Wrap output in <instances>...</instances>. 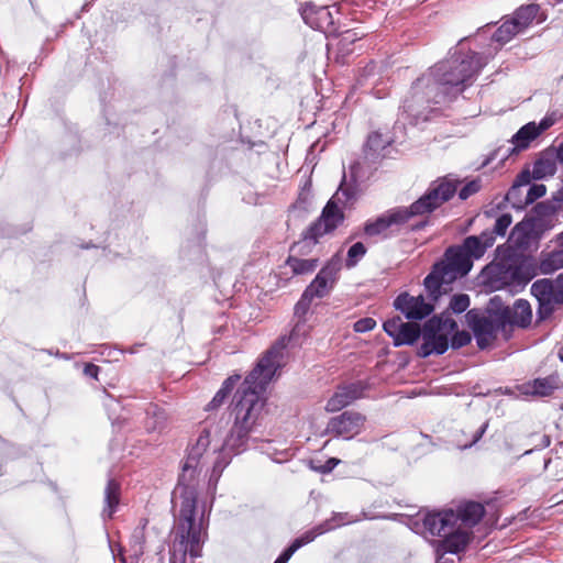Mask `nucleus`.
Here are the masks:
<instances>
[{
	"instance_id": "f257e3e1",
	"label": "nucleus",
	"mask_w": 563,
	"mask_h": 563,
	"mask_svg": "<svg viewBox=\"0 0 563 563\" xmlns=\"http://www.w3.org/2000/svg\"><path fill=\"white\" fill-rule=\"evenodd\" d=\"M472 36L461 38L448 56L418 77L404 100L402 111L411 123L428 121L432 106L450 102L465 91L489 60V53L471 47Z\"/></svg>"
},
{
	"instance_id": "f03ea898",
	"label": "nucleus",
	"mask_w": 563,
	"mask_h": 563,
	"mask_svg": "<svg viewBox=\"0 0 563 563\" xmlns=\"http://www.w3.org/2000/svg\"><path fill=\"white\" fill-rule=\"evenodd\" d=\"M285 347L282 339L268 349L236 390L233 397L235 421L222 444L224 454L238 455L247 449L249 434L265 405L262 394L279 367Z\"/></svg>"
},
{
	"instance_id": "7ed1b4c3",
	"label": "nucleus",
	"mask_w": 563,
	"mask_h": 563,
	"mask_svg": "<svg viewBox=\"0 0 563 563\" xmlns=\"http://www.w3.org/2000/svg\"><path fill=\"white\" fill-rule=\"evenodd\" d=\"M205 452L196 445L188 450L183 473L178 479L176 492L179 493L180 509L169 547V563H186L188 554L191 559L201 556L202 545L207 539L208 517L206 518L205 508L199 511L197 492L190 482Z\"/></svg>"
},
{
	"instance_id": "20e7f679",
	"label": "nucleus",
	"mask_w": 563,
	"mask_h": 563,
	"mask_svg": "<svg viewBox=\"0 0 563 563\" xmlns=\"http://www.w3.org/2000/svg\"><path fill=\"white\" fill-rule=\"evenodd\" d=\"M459 184V180H450L446 177L433 180L426 192L410 206L394 207L376 218L368 219L363 225L364 235L380 240L398 236L410 220L429 216L452 199Z\"/></svg>"
},
{
	"instance_id": "39448f33",
	"label": "nucleus",
	"mask_w": 563,
	"mask_h": 563,
	"mask_svg": "<svg viewBox=\"0 0 563 563\" xmlns=\"http://www.w3.org/2000/svg\"><path fill=\"white\" fill-rule=\"evenodd\" d=\"M484 283L494 290L516 295L537 275V265L529 257L508 256L492 262L483 269Z\"/></svg>"
},
{
	"instance_id": "423d86ee",
	"label": "nucleus",
	"mask_w": 563,
	"mask_h": 563,
	"mask_svg": "<svg viewBox=\"0 0 563 563\" xmlns=\"http://www.w3.org/2000/svg\"><path fill=\"white\" fill-rule=\"evenodd\" d=\"M473 267V260L461 245L445 250L443 260L433 264L423 280L429 298L438 301L446 294L449 286L457 278L466 276Z\"/></svg>"
},
{
	"instance_id": "0eeeda50",
	"label": "nucleus",
	"mask_w": 563,
	"mask_h": 563,
	"mask_svg": "<svg viewBox=\"0 0 563 563\" xmlns=\"http://www.w3.org/2000/svg\"><path fill=\"white\" fill-rule=\"evenodd\" d=\"M357 196L358 185L354 179L347 183L346 176L343 174V179L338 190L327 202L319 217L325 224L324 231L333 232L343 223L345 218L343 209L349 205H353Z\"/></svg>"
},
{
	"instance_id": "6e6552de",
	"label": "nucleus",
	"mask_w": 563,
	"mask_h": 563,
	"mask_svg": "<svg viewBox=\"0 0 563 563\" xmlns=\"http://www.w3.org/2000/svg\"><path fill=\"white\" fill-rule=\"evenodd\" d=\"M492 23L478 27L474 35H471L475 48L481 53H489L492 59L497 52L516 35L522 33L519 26L510 18H506L503 24L492 34H489Z\"/></svg>"
},
{
	"instance_id": "1a4fd4ad",
	"label": "nucleus",
	"mask_w": 563,
	"mask_h": 563,
	"mask_svg": "<svg viewBox=\"0 0 563 563\" xmlns=\"http://www.w3.org/2000/svg\"><path fill=\"white\" fill-rule=\"evenodd\" d=\"M530 290L538 301L537 316L540 321L553 313L555 305L563 303V288L559 283V276L555 279H538L531 285Z\"/></svg>"
},
{
	"instance_id": "9d476101",
	"label": "nucleus",
	"mask_w": 563,
	"mask_h": 563,
	"mask_svg": "<svg viewBox=\"0 0 563 563\" xmlns=\"http://www.w3.org/2000/svg\"><path fill=\"white\" fill-rule=\"evenodd\" d=\"M466 323L472 329L478 349L486 350L497 339L498 332L505 330L503 324L478 309H471L465 314Z\"/></svg>"
},
{
	"instance_id": "9b49d317",
	"label": "nucleus",
	"mask_w": 563,
	"mask_h": 563,
	"mask_svg": "<svg viewBox=\"0 0 563 563\" xmlns=\"http://www.w3.org/2000/svg\"><path fill=\"white\" fill-rule=\"evenodd\" d=\"M342 268V260L339 254L333 255L319 271L313 280L306 287L303 292L311 298H323L330 294Z\"/></svg>"
},
{
	"instance_id": "f8f14e48",
	"label": "nucleus",
	"mask_w": 563,
	"mask_h": 563,
	"mask_svg": "<svg viewBox=\"0 0 563 563\" xmlns=\"http://www.w3.org/2000/svg\"><path fill=\"white\" fill-rule=\"evenodd\" d=\"M422 343L417 350V355L427 358L432 354L442 355L449 349V339L441 333V323L435 318H429L422 325Z\"/></svg>"
},
{
	"instance_id": "ddd939ff",
	"label": "nucleus",
	"mask_w": 563,
	"mask_h": 563,
	"mask_svg": "<svg viewBox=\"0 0 563 563\" xmlns=\"http://www.w3.org/2000/svg\"><path fill=\"white\" fill-rule=\"evenodd\" d=\"M365 421L366 417L361 412L345 410L329 420L324 433L334 438L351 440L362 431Z\"/></svg>"
},
{
	"instance_id": "4468645a",
	"label": "nucleus",
	"mask_w": 563,
	"mask_h": 563,
	"mask_svg": "<svg viewBox=\"0 0 563 563\" xmlns=\"http://www.w3.org/2000/svg\"><path fill=\"white\" fill-rule=\"evenodd\" d=\"M427 297H429L427 295ZM435 302L422 295L412 296L409 292L399 294L394 300V307L408 320L420 321L428 318L435 308Z\"/></svg>"
},
{
	"instance_id": "2eb2a0df",
	"label": "nucleus",
	"mask_w": 563,
	"mask_h": 563,
	"mask_svg": "<svg viewBox=\"0 0 563 563\" xmlns=\"http://www.w3.org/2000/svg\"><path fill=\"white\" fill-rule=\"evenodd\" d=\"M547 231V225L541 219L526 216L512 228L509 239L518 249L525 250L531 244L538 243Z\"/></svg>"
},
{
	"instance_id": "dca6fc26",
	"label": "nucleus",
	"mask_w": 563,
	"mask_h": 563,
	"mask_svg": "<svg viewBox=\"0 0 563 563\" xmlns=\"http://www.w3.org/2000/svg\"><path fill=\"white\" fill-rule=\"evenodd\" d=\"M456 518L453 509L428 511L421 518L422 532L444 538L456 527Z\"/></svg>"
},
{
	"instance_id": "f3484780",
	"label": "nucleus",
	"mask_w": 563,
	"mask_h": 563,
	"mask_svg": "<svg viewBox=\"0 0 563 563\" xmlns=\"http://www.w3.org/2000/svg\"><path fill=\"white\" fill-rule=\"evenodd\" d=\"M470 541L471 532L455 527L442 540L433 541V543L435 544V552L442 556L445 553L459 554L463 552Z\"/></svg>"
},
{
	"instance_id": "a211bd4d",
	"label": "nucleus",
	"mask_w": 563,
	"mask_h": 563,
	"mask_svg": "<svg viewBox=\"0 0 563 563\" xmlns=\"http://www.w3.org/2000/svg\"><path fill=\"white\" fill-rule=\"evenodd\" d=\"M507 319L503 321L504 329L506 325L527 328L531 323L532 310L529 301L526 299H517L512 306H509Z\"/></svg>"
},
{
	"instance_id": "6ab92c4d",
	"label": "nucleus",
	"mask_w": 563,
	"mask_h": 563,
	"mask_svg": "<svg viewBox=\"0 0 563 563\" xmlns=\"http://www.w3.org/2000/svg\"><path fill=\"white\" fill-rule=\"evenodd\" d=\"M494 243L495 238H493V234L483 231L479 235L466 236L461 246L474 261L479 260Z\"/></svg>"
},
{
	"instance_id": "aec40b11",
	"label": "nucleus",
	"mask_w": 563,
	"mask_h": 563,
	"mask_svg": "<svg viewBox=\"0 0 563 563\" xmlns=\"http://www.w3.org/2000/svg\"><path fill=\"white\" fill-rule=\"evenodd\" d=\"M300 13L305 23L313 30H322L325 25L332 23L331 13L327 7H317L312 3H306L301 8Z\"/></svg>"
},
{
	"instance_id": "412c9836",
	"label": "nucleus",
	"mask_w": 563,
	"mask_h": 563,
	"mask_svg": "<svg viewBox=\"0 0 563 563\" xmlns=\"http://www.w3.org/2000/svg\"><path fill=\"white\" fill-rule=\"evenodd\" d=\"M390 144L391 139L389 136H384L379 132H372L364 144V158L375 164L385 156L383 151Z\"/></svg>"
},
{
	"instance_id": "4be33fe9",
	"label": "nucleus",
	"mask_w": 563,
	"mask_h": 563,
	"mask_svg": "<svg viewBox=\"0 0 563 563\" xmlns=\"http://www.w3.org/2000/svg\"><path fill=\"white\" fill-rule=\"evenodd\" d=\"M455 512L456 523L463 522L465 526L472 528L476 526L485 515V507L477 501L468 500L463 501L457 506Z\"/></svg>"
},
{
	"instance_id": "5701e85b",
	"label": "nucleus",
	"mask_w": 563,
	"mask_h": 563,
	"mask_svg": "<svg viewBox=\"0 0 563 563\" xmlns=\"http://www.w3.org/2000/svg\"><path fill=\"white\" fill-rule=\"evenodd\" d=\"M121 485L114 478H109L104 487V506L101 516L104 520L112 519L120 504Z\"/></svg>"
},
{
	"instance_id": "b1692460",
	"label": "nucleus",
	"mask_w": 563,
	"mask_h": 563,
	"mask_svg": "<svg viewBox=\"0 0 563 563\" xmlns=\"http://www.w3.org/2000/svg\"><path fill=\"white\" fill-rule=\"evenodd\" d=\"M382 518H385V516L369 515L366 511H361L358 515H352L350 512H333L332 517L322 523L327 528V532H329L345 525L360 522L362 520H375Z\"/></svg>"
},
{
	"instance_id": "393cba45",
	"label": "nucleus",
	"mask_w": 563,
	"mask_h": 563,
	"mask_svg": "<svg viewBox=\"0 0 563 563\" xmlns=\"http://www.w3.org/2000/svg\"><path fill=\"white\" fill-rule=\"evenodd\" d=\"M538 132H536L534 122H529L522 125L511 137L510 142L512 143V147L507 150L508 155L518 154L521 151L527 150L531 142L538 137Z\"/></svg>"
},
{
	"instance_id": "a878e982",
	"label": "nucleus",
	"mask_w": 563,
	"mask_h": 563,
	"mask_svg": "<svg viewBox=\"0 0 563 563\" xmlns=\"http://www.w3.org/2000/svg\"><path fill=\"white\" fill-rule=\"evenodd\" d=\"M556 172V161L553 148H548L540 153L533 164V179L540 180L553 176Z\"/></svg>"
},
{
	"instance_id": "bb28decb",
	"label": "nucleus",
	"mask_w": 563,
	"mask_h": 563,
	"mask_svg": "<svg viewBox=\"0 0 563 563\" xmlns=\"http://www.w3.org/2000/svg\"><path fill=\"white\" fill-rule=\"evenodd\" d=\"M560 386V380L558 376L550 375L547 377H540L533 379L528 385V393L534 396H550L555 389Z\"/></svg>"
},
{
	"instance_id": "cd10ccee",
	"label": "nucleus",
	"mask_w": 563,
	"mask_h": 563,
	"mask_svg": "<svg viewBox=\"0 0 563 563\" xmlns=\"http://www.w3.org/2000/svg\"><path fill=\"white\" fill-rule=\"evenodd\" d=\"M560 268H563V246L541 254L539 269L542 274H552Z\"/></svg>"
},
{
	"instance_id": "c85d7f7f",
	"label": "nucleus",
	"mask_w": 563,
	"mask_h": 563,
	"mask_svg": "<svg viewBox=\"0 0 563 563\" xmlns=\"http://www.w3.org/2000/svg\"><path fill=\"white\" fill-rule=\"evenodd\" d=\"M539 11L540 5L536 3L521 5L514 12V15L510 19L517 24V26H519V30L523 33L537 18Z\"/></svg>"
},
{
	"instance_id": "c756f323",
	"label": "nucleus",
	"mask_w": 563,
	"mask_h": 563,
	"mask_svg": "<svg viewBox=\"0 0 563 563\" xmlns=\"http://www.w3.org/2000/svg\"><path fill=\"white\" fill-rule=\"evenodd\" d=\"M422 328L416 322H404L400 332L394 342L395 346L413 345L421 338Z\"/></svg>"
},
{
	"instance_id": "7c9ffc66",
	"label": "nucleus",
	"mask_w": 563,
	"mask_h": 563,
	"mask_svg": "<svg viewBox=\"0 0 563 563\" xmlns=\"http://www.w3.org/2000/svg\"><path fill=\"white\" fill-rule=\"evenodd\" d=\"M558 207L551 201L538 202L531 210L528 217L532 219H541L543 224L547 225V230L552 228V217L556 213Z\"/></svg>"
},
{
	"instance_id": "2f4dec72",
	"label": "nucleus",
	"mask_w": 563,
	"mask_h": 563,
	"mask_svg": "<svg viewBox=\"0 0 563 563\" xmlns=\"http://www.w3.org/2000/svg\"><path fill=\"white\" fill-rule=\"evenodd\" d=\"M318 258H299L289 255L286 260V265L290 267L295 275L310 274L318 267Z\"/></svg>"
},
{
	"instance_id": "473e14b6",
	"label": "nucleus",
	"mask_w": 563,
	"mask_h": 563,
	"mask_svg": "<svg viewBox=\"0 0 563 563\" xmlns=\"http://www.w3.org/2000/svg\"><path fill=\"white\" fill-rule=\"evenodd\" d=\"M509 306L506 305L503 298L499 295H495L492 297L486 307V313L488 317L497 320L499 324H503V321L506 320Z\"/></svg>"
},
{
	"instance_id": "72a5a7b5",
	"label": "nucleus",
	"mask_w": 563,
	"mask_h": 563,
	"mask_svg": "<svg viewBox=\"0 0 563 563\" xmlns=\"http://www.w3.org/2000/svg\"><path fill=\"white\" fill-rule=\"evenodd\" d=\"M323 230H325V224L323 223V221L320 218H318L302 233V239H303V241L310 242L313 245H316L319 242V239L321 236L332 232V231H323Z\"/></svg>"
},
{
	"instance_id": "f704fd0d",
	"label": "nucleus",
	"mask_w": 563,
	"mask_h": 563,
	"mask_svg": "<svg viewBox=\"0 0 563 563\" xmlns=\"http://www.w3.org/2000/svg\"><path fill=\"white\" fill-rule=\"evenodd\" d=\"M367 252L366 246L362 242H356L347 250V256L345 260V267L347 269L354 268L360 261L365 256Z\"/></svg>"
},
{
	"instance_id": "c9c22d12",
	"label": "nucleus",
	"mask_w": 563,
	"mask_h": 563,
	"mask_svg": "<svg viewBox=\"0 0 563 563\" xmlns=\"http://www.w3.org/2000/svg\"><path fill=\"white\" fill-rule=\"evenodd\" d=\"M311 183L308 180L300 188L296 201L291 205L292 209L307 211L312 201Z\"/></svg>"
},
{
	"instance_id": "e433bc0d",
	"label": "nucleus",
	"mask_w": 563,
	"mask_h": 563,
	"mask_svg": "<svg viewBox=\"0 0 563 563\" xmlns=\"http://www.w3.org/2000/svg\"><path fill=\"white\" fill-rule=\"evenodd\" d=\"M146 415L153 419V421L147 422L148 430H158L165 426L166 415L165 411L158 408L156 405H151L146 409Z\"/></svg>"
},
{
	"instance_id": "4c0bfd02",
	"label": "nucleus",
	"mask_w": 563,
	"mask_h": 563,
	"mask_svg": "<svg viewBox=\"0 0 563 563\" xmlns=\"http://www.w3.org/2000/svg\"><path fill=\"white\" fill-rule=\"evenodd\" d=\"M147 520H143L142 526L136 527L131 534V547L136 554H143L145 543V526Z\"/></svg>"
},
{
	"instance_id": "58836bf2",
	"label": "nucleus",
	"mask_w": 563,
	"mask_h": 563,
	"mask_svg": "<svg viewBox=\"0 0 563 563\" xmlns=\"http://www.w3.org/2000/svg\"><path fill=\"white\" fill-rule=\"evenodd\" d=\"M351 402L340 388L333 394L325 405V410L336 412L349 406Z\"/></svg>"
},
{
	"instance_id": "ea45409f",
	"label": "nucleus",
	"mask_w": 563,
	"mask_h": 563,
	"mask_svg": "<svg viewBox=\"0 0 563 563\" xmlns=\"http://www.w3.org/2000/svg\"><path fill=\"white\" fill-rule=\"evenodd\" d=\"M511 222V216L509 213H503L496 219L494 228L492 230H485V233H492L495 239L497 235L504 236Z\"/></svg>"
},
{
	"instance_id": "a19ab883",
	"label": "nucleus",
	"mask_w": 563,
	"mask_h": 563,
	"mask_svg": "<svg viewBox=\"0 0 563 563\" xmlns=\"http://www.w3.org/2000/svg\"><path fill=\"white\" fill-rule=\"evenodd\" d=\"M468 307H470V297H468V295H466V294H456V295L452 296V298L450 300V303H449L448 310L453 312V313L459 314V313L465 312Z\"/></svg>"
},
{
	"instance_id": "79ce46f5",
	"label": "nucleus",
	"mask_w": 563,
	"mask_h": 563,
	"mask_svg": "<svg viewBox=\"0 0 563 563\" xmlns=\"http://www.w3.org/2000/svg\"><path fill=\"white\" fill-rule=\"evenodd\" d=\"M505 198L514 209L522 210L527 207V205H523L525 197H522L521 188L517 186H511Z\"/></svg>"
},
{
	"instance_id": "37998d69",
	"label": "nucleus",
	"mask_w": 563,
	"mask_h": 563,
	"mask_svg": "<svg viewBox=\"0 0 563 563\" xmlns=\"http://www.w3.org/2000/svg\"><path fill=\"white\" fill-rule=\"evenodd\" d=\"M402 324V319L399 316H396L386 320L383 324V329L386 332V334L390 336L395 342L400 332V325Z\"/></svg>"
},
{
	"instance_id": "c03bdc74",
	"label": "nucleus",
	"mask_w": 563,
	"mask_h": 563,
	"mask_svg": "<svg viewBox=\"0 0 563 563\" xmlns=\"http://www.w3.org/2000/svg\"><path fill=\"white\" fill-rule=\"evenodd\" d=\"M547 192V187L543 184H533L528 189L525 199L523 205H531L539 198L543 197Z\"/></svg>"
},
{
	"instance_id": "a18cd8bd",
	"label": "nucleus",
	"mask_w": 563,
	"mask_h": 563,
	"mask_svg": "<svg viewBox=\"0 0 563 563\" xmlns=\"http://www.w3.org/2000/svg\"><path fill=\"white\" fill-rule=\"evenodd\" d=\"M472 338L471 334L467 331H456L452 335L451 341H449V346L453 350L461 349L465 345H467L471 342Z\"/></svg>"
},
{
	"instance_id": "49530a36",
	"label": "nucleus",
	"mask_w": 563,
	"mask_h": 563,
	"mask_svg": "<svg viewBox=\"0 0 563 563\" xmlns=\"http://www.w3.org/2000/svg\"><path fill=\"white\" fill-rule=\"evenodd\" d=\"M479 189H481V181L477 179L471 180L460 189L459 198L461 200H466L474 194L478 192Z\"/></svg>"
},
{
	"instance_id": "de8ad7c7",
	"label": "nucleus",
	"mask_w": 563,
	"mask_h": 563,
	"mask_svg": "<svg viewBox=\"0 0 563 563\" xmlns=\"http://www.w3.org/2000/svg\"><path fill=\"white\" fill-rule=\"evenodd\" d=\"M376 327V321L371 318H362L354 322L353 330L357 333H365L373 330Z\"/></svg>"
},
{
	"instance_id": "09e8293b",
	"label": "nucleus",
	"mask_w": 563,
	"mask_h": 563,
	"mask_svg": "<svg viewBox=\"0 0 563 563\" xmlns=\"http://www.w3.org/2000/svg\"><path fill=\"white\" fill-rule=\"evenodd\" d=\"M312 300L313 298L307 296L306 292H302L300 299L295 306V314L298 317H303L308 312Z\"/></svg>"
},
{
	"instance_id": "8fccbe9b",
	"label": "nucleus",
	"mask_w": 563,
	"mask_h": 563,
	"mask_svg": "<svg viewBox=\"0 0 563 563\" xmlns=\"http://www.w3.org/2000/svg\"><path fill=\"white\" fill-rule=\"evenodd\" d=\"M448 311L442 312L441 314H435L432 318H435L441 323V331L448 330L449 332H453L457 329V323L454 319L450 318Z\"/></svg>"
},
{
	"instance_id": "3c124183",
	"label": "nucleus",
	"mask_w": 563,
	"mask_h": 563,
	"mask_svg": "<svg viewBox=\"0 0 563 563\" xmlns=\"http://www.w3.org/2000/svg\"><path fill=\"white\" fill-rule=\"evenodd\" d=\"M342 393L347 397L350 402L352 404L354 400L361 397L362 388L357 384H350L346 386L339 387Z\"/></svg>"
},
{
	"instance_id": "603ef678",
	"label": "nucleus",
	"mask_w": 563,
	"mask_h": 563,
	"mask_svg": "<svg viewBox=\"0 0 563 563\" xmlns=\"http://www.w3.org/2000/svg\"><path fill=\"white\" fill-rule=\"evenodd\" d=\"M228 394L223 390L219 389L210 402L206 406L207 411H213L217 410L219 407H221L224 402V400L228 398Z\"/></svg>"
},
{
	"instance_id": "864d4df0",
	"label": "nucleus",
	"mask_w": 563,
	"mask_h": 563,
	"mask_svg": "<svg viewBox=\"0 0 563 563\" xmlns=\"http://www.w3.org/2000/svg\"><path fill=\"white\" fill-rule=\"evenodd\" d=\"M555 123V118L553 114L545 115L541 119L539 123L534 122L536 132H538V135H541L544 131L550 129Z\"/></svg>"
},
{
	"instance_id": "5fc2aeb1",
	"label": "nucleus",
	"mask_w": 563,
	"mask_h": 563,
	"mask_svg": "<svg viewBox=\"0 0 563 563\" xmlns=\"http://www.w3.org/2000/svg\"><path fill=\"white\" fill-rule=\"evenodd\" d=\"M531 179H533L532 172H530L529 168H526L517 175L512 186L521 188L526 185H529Z\"/></svg>"
},
{
	"instance_id": "6e6d98bb",
	"label": "nucleus",
	"mask_w": 563,
	"mask_h": 563,
	"mask_svg": "<svg viewBox=\"0 0 563 563\" xmlns=\"http://www.w3.org/2000/svg\"><path fill=\"white\" fill-rule=\"evenodd\" d=\"M195 445L200 450L207 451L210 445V430L208 428L201 430Z\"/></svg>"
},
{
	"instance_id": "4d7b16f0",
	"label": "nucleus",
	"mask_w": 563,
	"mask_h": 563,
	"mask_svg": "<svg viewBox=\"0 0 563 563\" xmlns=\"http://www.w3.org/2000/svg\"><path fill=\"white\" fill-rule=\"evenodd\" d=\"M327 532V528L323 526V523L318 525L317 527L306 531L302 533L303 538L310 543L312 542L317 537Z\"/></svg>"
},
{
	"instance_id": "13d9d810",
	"label": "nucleus",
	"mask_w": 563,
	"mask_h": 563,
	"mask_svg": "<svg viewBox=\"0 0 563 563\" xmlns=\"http://www.w3.org/2000/svg\"><path fill=\"white\" fill-rule=\"evenodd\" d=\"M487 428H488V422L486 421L475 431V433L473 434L472 441L470 443L463 445V449H468L472 445H474L475 443H477L482 439L484 433L486 432Z\"/></svg>"
},
{
	"instance_id": "bf43d9fd",
	"label": "nucleus",
	"mask_w": 563,
	"mask_h": 563,
	"mask_svg": "<svg viewBox=\"0 0 563 563\" xmlns=\"http://www.w3.org/2000/svg\"><path fill=\"white\" fill-rule=\"evenodd\" d=\"M240 378H241L240 375H232V376L228 377L222 383V386L220 387V389L223 390L224 393H227L228 395H230L232 389L236 385V383L240 380Z\"/></svg>"
},
{
	"instance_id": "052dcab7",
	"label": "nucleus",
	"mask_w": 563,
	"mask_h": 563,
	"mask_svg": "<svg viewBox=\"0 0 563 563\" xmlns=\"http://www.w3.org/2000/svg\"><path fill=\"white\" fill-rule=\"evenodd\" d=\"M339 463V461L334 457L329 459L325 463L320 464V467H314V471L327 474L330 473Z\"/></svg>"
},
{
	"instance_id": "680f3d73",
	"label": "nucleus",
	"mask_w": 563,
	"mask_h": 563,
	"mask_svg": "<svg viewBox=\"0 0 563 563\" xmlns=\"http://www.w3.org/2000/svg\"><path fill=\"white\" fill-rule=\"evenodd\" d=\"M99 372H100V367L92 363L86 364L84 367V374L90 378L97 379Z\"/></svg>"
},
{
	"instance_id": "e2e57ef3",
	"label": "nucleus",
	"mask_w": 563,
	"mask_h": 563,
	"mask_svg": "<svg viewBox=\"0 0 563 563\" xmlns=\"http://www.w3.org/2000/svg\"><path fill=\"white\" fill-rule=\"evenodd\" d=\"M229 464V461H224V462H221V461H216L214 462V465H213V470H212V474H211V479L214 478L216 481H218V478L220 477L222 471L224 470V467Z\"/></svg>"
},
{
	"instance_id": "0e129e2a",
	"label": "nucleus",
	"mask_w": 563,
	"mask_h": 563,
	"mask_svg": "<svg viewBox=\"0 0 563 563\" xmlns=\"http://www.w3.org/2000/svg\"><path fill=\"white\" fill-rule=\"evenodd\" d=\"M309 542L301 534L300 537L292 540V542L287 547L291 552L298 551L301 547L308 544Z\"/></svg>"
},
{
	"instance_id": "69168bd1",
	"label": "nucleus",
	"mask_w": 563,
	"mask_h": 563,
	"mask_svg": "<svg viewBox=\"0 0 563 563\" xmlns=\"http://www.w3.org/2000/svg\"><path fill=\"white\" fill-rule=\"evenodd\" d=\"M294 555V552H291L288 548H286L279 556L275 560L274 563H287L290 558Z\"/></svg>"
},
{
	"instance_id": "338daca9",
	"label": "nucleus",
	"mask_w": 563,
	"mask_h": 563,
	"mask_svg": "<svg viewBox=\"0 0 563 563\" xmlns=\"http://www.w3.org/2000/svg\"><path fill=\"white\" fill-rule=\"evenodd\" d=\"M289 456L290 453L288 451H282L279 453L272 455V460L277 463H283L288 461Z\"/></svg>"
},
{
	"instance_id": "774afa93",
	"label": "nucleus",
	"mask_w": 563,
	"mask_h": 563,
	"mask_svg": "<svg viewBox=\"0 0 563 563\" xmlns=\"http://www.w3.org/2000/svg\"><path fill=\"white\" fill-rule=\"evenodd\" d=\"M555 161H559L563 164V142L559 145L556 151H554Z\"/></svg>"
}]
</instances>
